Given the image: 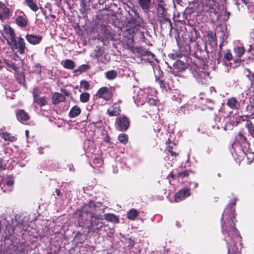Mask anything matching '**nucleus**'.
<instances>
[{
  "instance_id": "obj_1",
  "label": "nucleus",
  "mask_w": 254,
  "mask_h": 254,
  "mask_svg": "<svg viewBox=\"0 0 254 254\" xmlns=\"http://www.w3.org/2000/svg\"><path fill=\"white\" fill-rule=\"evenodd\" d=\"M237 200L236 197L230 200L221 218V230L228 247V254H240L242 237L235 226L234 206Z\"/></svg>"
},
{
  "instance_id": "obj_2",
  "label": "nucleus",
  "mask_w": 254,
  "mask_h": 254,
  "mask_svg": "<svg viewBox=\"0 0 254 254\" xmlns=\"http://www.w3.org/2000/svg\"><path fill=\"white\" fill-rule=\"evenodd\" d=\"M104 209L100 203H95L94 201H90L77 210L74 216L78 218L79 226L83 227L89 221V224L87 226L89 231L98 233L104 225L100 220L104 219L103 214Z\"/></svg>"
},
{
  "instance_id": "obj_3",
  "label": "nucleus",
  "mask_w": 254,
  "mask_h": 254,
  "mask_svg": "<svg viewBox=\"0 0 254 254\" xmlns=\"http://www.w3.org/2000/svg\"><path fill=\"white\" fill-rule=\"evenodd\" d=\"M225 2L226 0H200L203 11L209 12L210 15L214 14L218 20L224 21L229 19L230 14L226 9Z\"/></svg>"
},
{
  "instance_id": "obj_4",
  "label": "nucleus",
  "mask_w": 254,
  "mask_h": 254,
  "mask_svg": "<svg viewBox=\"0 0 254 254\" xmlns=\"http://www.w3.org/2000/svg\"><path fill=\"white\" fill-rule=\"evenodd\" d=\"M148 90L141 89L138 87H135L133 91L132 98L135 103L138 106L147 102L150 105H155L157 102V98L155 96L152 97L149 95Z\"/></svg>"
},
{
  "instance_id": "obj_5",
  "label": "nucleus",
  "mask_w": 254,
  "mask_h": 254,
  "mask_svg": "<svg viewBox=\"0 0 254 254\" xmlns=\"http://www.w3.org/2000/svg\"><path fill=\"white\" fill-rule=\"evenodd\" d=\"M142 22V19L139 17L129 19L124 28V36L128 39H131L133 34L139 29Z\"/></svg>"
},
{
  "instance_id": "obj_6",
  "label": "nucleus",
  "mask_w": 254,
  "mask_h": 254,
  "mask_svg": "<svg viewBox=\"0 0 254 254\" xmlns=\"http://www.w3.org/2000/svg\"><path fill=\"white\" fill-rule=\"evenodd\" d=\"M191 70L193 76L197 82L203 84L207 81L209 78L208 72L204 71L203 69L198 67L196 65H192Z\"/></svg>"
},
{
  "instance_id": "obj_7",
  "label": "nucleus",
  "mask_w": 254,
  "mask_h": 254,
  "mask_svg": "<svg viewBox=\"0 0 254 254\" xmlns=\"http://www.w3.org/2000/svg\"><path fill=\"white\" fill-rule=\"evenodd\" d=\"M250 144L248 142L244 141L242 145H240L238 142H236L232 145V148L235 154L241 157H243L247 152L253 153V151L249 147Z\"/></svg>"
},
{
  "instance_id": "obj_8",
  "label": "nucleus",
  "mask_w": 254,
  "mask_h": 254,
  "mask_svg": "<svg viewBox=\"0 0 254 254\" xmlns=\"http://www.w3.org/2000/svg\"><path fill=\"white\" fill-rule=\"evenodd\" d=\"M13 50H17L20 54H23L25 49V43L24 40L21 37L14 39L8 44Z\"/></svg>"
},
{
  "instance_id": "obj_9",
  "label": "nucleus",
  "mask_w": 254,
  "mask_h": 254,
  "mask_svg": "<svg viewBox=\"0 0 254 254\" xmlns=\"http://www.w3.org/2000/svg\"><path fill=\"white\" fill-rule=\"evenodd\" d=\"M250 105L246 108V116L251 119L254 118V90L249 93Z\"/></svg>"
},
{
  "instance_id": "obj_10",
  "label": "nucleus",
  "mask_w": 254,
  "mask_h": 254,
  "mask_svg": "<svg viewBox=\"0 0 254 254\" xmlns=\"http://www.w3.org/2000/svg\"><path fill=\"white\" fill-rule=\"evenodd\" d=\"M96 96L98 98H103L105 100H110L112 97L111 90L106 87H101L97 92Z\"/></svg>"
},
{
  "instance_id": "obj_11",
  "label": "nucleus",
  "mask_w": 254,
  "mask_h": 254,
  "mask_svg": "<svg viewBox=\"0 0 254 254\" xmlns=\"http://www.w3.org/2000/svg\"><path fill=\"white\" fill-rule=\"evenodd\" d=\"M116 123L118 128L120 131H126L129 127V121L125 116L117 118Z\"/></svg>"
},
{
  "instance_id": "obj_12",
  "label": "nucleus",
  "mask_w": 254,
  "mask_h": 254,
  "mask_svg": "<svg viewBox=\"0 0 254 254\" xmlns=\"http://www.w3.org/2000/svg\"><path fill=\"white\" fill-rule=\"evenodd\" d=\"M190 195V189L187 188H184L181 190L178 191L175 196V200L176 202H180L184 200Z\"/></svg>"
},
{
  "instance_id": "obj_13",
  "label": "nucleus",
  "mask_w": 254,
  "mask_h": 254,
  "mask_svg": "<svg viewBox=\"0 0 254 254\" xmlns=\"http://www.w3.org/2000/svg\"><path fill=\"white\" fill-rule=\"evenodd\" d=\"M10 15V10L5 4L0 1V20L3 21L8 19Z\"/></svg>"
},
{
  "instance_id": "obj_14",
  "label": "nucleus",
  "mask_w": 254,
  "mask_h": 254,
  "mask_svg": "<svg viewBox=\"0 0 254 254\" xmlns=\"http://www.w3.org/2000/svg\"><path fill=\"white\" fill-rule=\"evenodd\" d=\"M157 13L159 17L164 19L167 18V12L165 8V4L162 0H159L157 5Z\"/></svg>"
},
{
  "instance_id": "obj_15",
  "label": "nucleus",
  "mask_w": 254,
  "mask_h": 254,
  "mask_svg": "<svg viewBox=\"0 0 254 254\" xmlns=\"http://www.w3.org/2000/svg\"><path fill=\"white\" fill-rule=\"evenodd\" d=\"M225 118L219 116H216L214 119L215 124L212 125V127L213 128H216L217 129H219L223 128L224 130H227V125L224 123Z\"/></svg>"
},
{
  "instance_id": "obj_16",
  "label": "nucleus",
  "mask_w": 254,
  "mask_h": 254,
  "mask_svg": "<svg viewBox=\"0 0 254 254\" xmlns=\"http://www.w3.org/2000/svg\"><path fill=\"white\" fill-rule=\"evenodd\" d=\"M3 32L6 35L8 44L15 38L14 30L7 25H3Z\"/></svg>"
},
{
  "instance_id": "obj_17",
  "label": "nucleus",
  "mask_w": 254,
  "mask_h": 254,
  "mask_svg": "<svg viewBox=\"0 0 254 254\" xmlns=\"http://www.w3.org/2000/svg\"><path fill=\"white\" fill-rule=\"evenodd\" d=\"M187 64L181 60L177 61L173 64L174 72H183L187 68Z\"/></svg>"
},
{
  "instance_id": "obj_18",
  "label": "nucleus",
  "mask_w": 254,
  "mask_h": 254,
  "mask_svg": "<svg viewBox=\"0 0 254 254\" xmlns=\"http://www.w3.org/2000/svg\"><path fill=\"white\" fill-rule=\"evenodd\" d=\"M26 39L31 44L36 45L41 42L42 39V36L41 35L34 34H27Z\"/></svg>"
},
{
  "instance_id": "obj_19",
  "label": "nucleus",
  "mask_w": 254,
  "mask_h": 254,
  "mask_svg": "<svg viewBox=\"0 0 254 254\" xmlns=\"http://www.w3.org/2000/svg\"><path fill=\"white\" fill-rule=\"evenodd\" d=\"M154 0H138L139 4L144 12H147L151 8Z\"/></svg>"
},
{
  "instance_id": "obj_20",
  "label": "nucleus",
  "mask_w": 254,
  "mask_h": 254,
  "mask_svg": "<svg viewBox=\"0 0 254 254\" xmlns=\"http://www.w3.org/2000/svg\"><path fill=\"white\" fill-rule=\"evenodd\" d=\"M227 105L233 110L238 109L240 106L239 102L234 97H231L227 99Z\"/></svg>"
},
{
  "instance_id": "obj_21",
  "label": "nucleus",
  "mask_w": 254,
  "mask_h": 254,
  "mask_svg": "<svg viewBox=\"0 0 254 254\" xmlns=\"http://www.w3.org/2000/svg\"><path fill=\"white\" fill-rule=\"evenodd\" d=\"M107 112L110 116H117L121 112L120 107L115 104L108 108Z\"/></svg>"
},
{
  "instance_id": "obj_22",
  "label": "nucleus",
  "mask_w": 254,
  "mask_h": 254,
  "mask_svg": "<svg viewBox=\"0 0 254 254\" xmlns=\"http://www.w3.org/2000/svg\"><path fill=\"white\" fill-rule=\"evenodd\" d=\"M52 103L53 104H57L60 102H63L65 98L64 95L60 93H55L52 96Z\"/></svg>"
},
{
  "instance_id": "obj_23",
  "label": "nucleus",
  "mask_w": 254,
  "mask_h": 254,
  "mask_svg": "<svg viewBox=\"0 0 254 254\" xmlns=\"http://www.w3.org/2000/svg\"><path fill=\"white\" fill-rule=\"evenodd\" d=\"M16 116L18 120L20 122L26 121L29 119L28 114L22 110L16 111Z\"/></svg>"
},
{
  "instance_id": "obj_24",
  "label": "nucleus",
  "mask_w": 254,
  "mask_h": 254,
  "mask_svg": "<svg viewBox=\"0 0 254 254\" xmlns=\"http://www.w3.org/2000/svg\"><path fill=\"white\" fill-rule=\"evenodd\" d=\"M103 216L104 219H106L109 221L115 223H118L119 222V219L118 217L114 214L107 213L103 215Z\"/></svg>"
},
{
  "instance_id": "obj_25",
  "label": "nucleus",
  "mask_w": 254,
  "mask_h": 254,
  "mask_svg": "<svg viewBox=\"0 0 254 254\" xmlns=\"http://www.w3.org/2000/svg\"><path fill=\"white\" fill-rule=\"evenodd\" d=\"M16 23L20 27H24L27 26V21L23 16H18L15 19Z\"/></svg>"
},
{
  "instance_id": "obj_26",
  "label": "nucleus",
  "mask_w": 254,
  "mask_h": 254,
  "mask_svg": "<svg viewBox=\"0 0 254 254\" xmlns=\"http://www.w3.org/2000/svg\"><path fill=\"white\" fill-rule=\"evenodd\" d=\"M24 4L28 6L33 11H36L38 9V7L33 0H25Z\"/></svg>"
},
{
  "instance_id": "obj_27",
  "label": "nucleus",
  "mask_w": 254,
  "mask_h": 254,
  "mask_svg": "<svg viewBox=\"0 0 254 254\" xmlns=\"http://www.w3.org/2000/svg\"><path fill=\"white\" fill-rule=\"evenodd\" d=\"M80 109L77 106H74L70 110L69 116L71 118H75L80 114Z\"/></svg>"
},
{
  "instance_id": "obj_28",
  "label": "nucleus",
  "mask_w": 254,
  "mask_h": 254,
  "mask_svg": "<svg viewBox=\"0 0 254 254\" xmlns=\"http://www.w3.org/2000/svg\"><path fill=\"white\" fill-rule=\"evenodd\" d=\"M138 216L137 211L135 209H131L127 212V218L129 220H134Z\"/></svg>"
},
{
  "instance_id": "obj_29",
  "label": "nucleus",
  "mask_w": 254,
  "mask_h": 254,
  "mask_svg": "<svg viewBox=\"0 0 254 254\" xmlns=\"http://www.w3.org/2000/svg\"><path fill=\"white\" fill-rule=\"evenodd\" d=\"M34 102L41 106H45L47 103V100L45 97H41L39 96L34 98Z\"/></svg>"
},
{
  "instance_id": "obj_30",
  "label": "nucleus",
  "mask_w": 254,
  "mask_h": 254,
  "mask_svg": "<svg viewBox=\"0 0 254 254\" xmlns=\"http://www.w3.org/2000/svg\"><path fill=\"white\" fill-rule=\"evenodd\" d=\"M75 64L73 61L70 60H65L64 61V68L68 69H73L75 67Z\"/></svg>"
},
{
  "instance_id": "obj_31",
  "label": "nucleus",
  "mask_w": 254,
  "mask_h": 254,
  "mask_svg": "<svg viewBox=\"0 0 254 254\" xmlns=\"http://www.w3.org/2000/svg\"><path fill=\"white\" fill-rule=\"evenodd\" d=\"M234 52L237 57L241 58L245 53V49L243 47H237L234 48Z\"/></svg>"
},
{
  "instance_id": "obj_32",
  "label": "nucleus",
  "mask_w": 254,
  "mask_h": 254,
  "mask_svg": "<svg viewBox=\"0 0 254 254\" xmlns=\"http://www.w3.org/2000/svg\"><path fill=\"white\" fill-rule=\"evenodd\" d=\"M118 73L116 70H111L106 72V77L109 80H113L117 76Z\"/></svg>"
},
{
  "instance_id": "obj_33",
  "label": "nucleus",
  "mask_w": 254,
  "mask_h": 254,
  "mask_svg": "<svg viewBox=\"0 0 254 254\" xmlns=\"http://www.w3.org/2000/svg\"><path fill=\"white\" fill-rule=\"evenodd\" d=\"M0 136L5 141H10L12 142L15 140V137L7 132H2Z\"/></svg>"
},
{
  "instance_id": "obj_34",
  "label": "nucleus",
  "mask_w": 254,
  "mask_h": 254,
  "mask_svg": "<svg viewBox=\"0 0 254 254\" xmlns=\"http://www.w3.org/2000/svg\"><path fill=\"white\" fill-rule=\"evenodd\" d=\"M89 68V65L87 64H83L79 66L77 69L74 70V72L75 73H81V72L85 71Z\"/></svg>"
},
{
  "instance_id": "obj_35",
  "label": "nucleus",
  "mask_w": 254,
  "mask_h": 254,
  "mask_svg": "<svg viewBox=\"0 0 254 254\" xmlns=\"http://www.w3.org/2000/svg\"><path fill=\"white\" fill-rule=\"evenodd\" d=\"M244 73L246 75L247 77H248L249 80H250L251 84H252L253 82H254V73H252L250 69H245L244 71Z\"/></svg>"
},
{
  "instance_id": "obj_36",
  "label": "nucleus",
  "mask_w": 254,
  "mask_h": 254,
  "mask_svg": "<svg viewBox=\"0 0 254 254\" xmlns=\"http://www.w3.org/2000/svg\"><path fill=\"white\" fill-rule=\"evenodd\" d=\"M4 63L6 64V65L10 68L11 69L16 71L17 69V67L16 65L11 61L8 60H4Z\"/></svg>"
},
{
  "instance_id": "obj_37",
  "label": "nucleus",
  "mask_w": 254,
  "mask_h": 254,
  "mask_svg": "<svg viewBox=\"0 0 254 254\" xmlns=\"http://www.w3.org/2000/svg\"><path fill=\"white\" fill-rule=\"evenodd\" d=\"M118 140L124 144H126L128 141L127 135L125 133H121L118 136Z\"/></svg>"
},
{
  "instance_id": "obj_38",
  "label": "nucleus",
  "mask_w": 254,
  "mask_h": 254,
  "mask_svg": "<svg viewBox=\"0 0 254 254\" xmlns=\"http://www.w3.org/2000/svg\"><path fill=\"white\" fill-rule=\"evenodd\" d=\"M90 95L87 92H84L81 94L80 96V100L81 102L85 103L87 102L89 99Z\"/></svg>"
},
{
  "instance_id": "obj_39",
  "label": "nucleus",
  "mask_w": 254,
  "mask_h": 254,
  "mask_svg": "<svg viewBox=\"0 0 254 254\" xmlns=\"http://www.w3.org/2000/svg\"><path fill=\"white\" fill-rule=\"evenodd\" d=\"M103 55V51L100 49L99 48L97 50H95L94 52L92 54L91 56L96 59H98V58L101 57Z\"/></svg>"
},
{
  "instance_id": "obj_40",
  "label": "nucleus",
  "mask_w": 254,
  "mask_h": 254,
  "mask_svg": "<svg viewBox=\"0 0 254 254\" xmlns=\"http://www.w3.org/2000/svg\"><path fill=\"white\" fill-rule=\"evenodd\" d=\"M247 128H248L249 133L251 134V135L254 137V127L252 124L251 122H247L246 125Z\"/></svg>"
},
{
  "instance_id": "obj_41",
  "label": "nucleus",
  "mask_w": 254,
  "mask_h": 254,
  "mask_svg": "<svg viewBox=\"0 0 254 254\" xmlns=\"http://www.w3.org/2000/svg\"><path fill=\"white\" fill-rule=\"evenodd\" d=\"M155 82L157 84H158L160 86V87L162 90H164V89H165V90H167L165 85V83H164V81L163 80L160 79L159 78L156 77Z\"/></svg>"
},
{
  "instance_id": "obj_42",
  "label": "nucleus",
  "mask_w": 254,
  "mask_h": 254,
  "mask_svg": "<svg viewBox=\"0 0 254 254\" xmlns=\"http://www.w3.org/2000/svg\"><path fill=\"white\" fill-rule=\"evenodd\" d=\"M207 37L209 41L213 43L214 45L216 44L215 35H214L212 32H211L208 34Z\"/></svg>"
},
{
  "instance_id": "obj_43",
  "label": "nucleus",
  "mask_w": 254,
  "mask_h": 254,
  "mask_svg": "<svg viewBox=\"0 0 254 254\" xmlns=\"http://www.w3.org/2000/svg\"><path fill=\"white\" fill-rule=\"evenodd\" d=\"M81 87L84 88V90H87L89 87V83L85 80H81L80 81Z\"/></svg>"
},
{
  "instance_id": "obj_44",
  "label": "nucleus",
  "mask_w": 254,
  "mask_h": 254,
  "mask_svg": "<svg viewBox=\"0 0 254 254\" xmlns=\"http://www.w3.org/2000/svg\"><path fill=\"white\" fill-rule=\"evenodd\" d=\"M189 173L190 172L189 171H182L178 173V175L180 177L183 178L188 177L189 176Z\"/></svg>"
},
{
  "instance_id": "obj_45",
  "label": "nucleus",
  "mask_w": 254,
  "mask_h": 254,
  "mask_svg": "<svg viewBox=\"0 0 254 254\" xmlns=\"http://www.w3.org/2000/svg\"><path fill=\"white\" fill-rule=\"evenodd\" d=\"M35 69L34 71L36 72V74H41V66L40 64H36L34 66Z\"/></svg>"
},
{
  "instance_id": "obj_46",
  "label": "nucleus",
  "mask_w": 254,
  "mask_h": 254,
  "mask_svg": "<svg viewBox=\"0 0 254 254\" xmlns=\"http://www.w3.org/2000/svg\"><path fill=\"white\" fill-rule=\"evenodd\" d=\"M232 55L229 52L226 53L224 55V59L228 61H230L232 59Z\"/></svg>"
},
{
  "instance_id": "obj_47",
  "label": "nucleus",
  "mask_w": 254,
  "mask_h": 254,
  "mask_svg": "<svg viewBox=\"0 0 254 254\" xmlns=\"http://www.w3.org/2000/svg\"><path fill=\"white\" fill-rule=\"evenodd\" d=\"M5 184H6V186H7L8 187H12V186L14 184V182L12 180L9 179V180H7L6 181Z\"/></svg>"
},
{
  "instance_id": "obj_48",
  "label": "nucleus",
  "mask_w": 254,
  "mask_h": 254,
  "mask_svg": "<svg viewBox=\"0 0 254 254\" xmlns=\"http://www.w3.org/2000/svg\"><path fill=\"white\" fill-rule=\"evenodd\" d=\"M38 92H38V89L36 88H35L33 91V95L34 98L35 97H37L38 96H39Z\"/></svg>"
},
{
  "instance_id": "obj_49",
  "label": "nucleus",
  "mask_w": 254,
  "mask_h": 254,
  "mask_svg": "<svg viewBox=\"0 0 254 254\" xmlns=\"http://www.w3.org/2000/svg\"><path fill=\"white\" fill-rule=\"evenodd\" d=\"M15 254H26L25 249L24 248H22L20 250H18Z\"/></svg>"
},
{
  "instance_id": "obj_50",
  "label": "nucleus",
  "mask_w": 254,
  "mask_h": 254,
  "mask_svg": "<svg viewBox=\"0 0 254 254\" xmlns=\"http://www.w3.org/2000/svg\"><path fill=\"white\" fill-rule=\"evenodd\" d=\"M93 162L95 163L101 164L102 159L99 158H96L94 159Z\"/></svg>"
},
{
  "instance_id": "obj_51",
  "label": "nucleus",
  "mask_w": 254,
  "mask_h": 254,
  "mask_svg": "<svg viewBox=\"0 0 254 254\" xmlns=\"http://www.w3.org/2000/svg\"><path fill=\"white\" fill-rule=\"evenodd\" d=\"M4 169V166L3 160L2 159H0V170Z\"/></svg>"
},
{
  "instance_id": "obj_52",
  "label": "nucleus",
  "mask_w": 254,
  "mask_h": 254,
  "mask_svg": "<svg viewBox=\"0 0 254 254\" xmlns=\"http://www.w3.org/2000/svg\"><path fill=\"white\" fill-rule=\"evenodd\" d=\"M168 151L169 152L171 153L172 155H175L176 153L175 152L172 151V147L169 146H168Z\"/></svg>"
},
{
  "instance_id": "obj_53",
  "label": "nucleus",
  "mask_w": 254,
  "mask_h": 254,
  "mask_svg": "<svg viewBox=\"0 0 254 254\" xmlns=\"http://www.w3.org/2000/svg\"><path fill=\"white\" fill-rule=\"evenodd\" d=\"M190 185H192L193 188L195 189L198 187V183L196 182H190Z\"/></svg>"
},
{
  "instance_id": "obj_54",
  "label": "nucleus",
  "mask_w": 254,
  "mask_h": 254,
  "mask_svg": "<svg viewBox=\"0 0 254 254\" xmlns=\"http://www.w3.org/2000/svg\"><path fill=\"white\" fill-rule=\"evenodd\" d=\"M56 193H57V194L59 196L60 195V190L57 189L56 190Z\"/></svg>"
},
{
  "instance_id": "obj_55",
  "label": "nucleus",
  "mask_w": 254,
  "mask_h": 254,
  "mask_svg": "<svg viewBox=\"0 0 254 254\" xmlns=\"http://www.w3.org/2000/svg\"><path fill=\"white\" fill-rule=\"evenodd\" d=\"M176 226H177V227H178V228H179V227H180L181 226V224H180V222H178V221H177V222H176Z\"/></svg>"
},
{
  "instance_id": "obj_56",
  "label": "nucleus",
  "mask_w": 254,
  "mask_h": 254,
  "mask_svg": "<svg viewBox=\"0 0 254 254\" xmlns=\"http://www.w3.org/2000/svg\"><path fill=\"white\" fill-rule=\"evenodd\" d=\"M244 3H245V4L247 3V2H248V1L249 0H241Z\"/></svg>"
},
{
  "instance_id": "obj_57",
  "label": "nucleus",
  "mask_w": 254,
  "mask_h": 254,
  "mask_svg": "<svg viewBox=\"0 0 254 254\" xmlns=\"http://www.w3.org/2000/svg\"><path fill=\"white\" fill-rule=\"evenodd\" d=\"M28 133H29V132H28V130H26V131H25L26 135L27 136H28Z\"/></svg>"
},
{
  "instance_id": "obj_58",
  "label": "nucleus",
  "mask_w": 254,
  "mask_h": 254,
  "mask_svg": "<svg viewBox=\"0 0 254 254\" xmlns=\"http://www.w3.org/2000/svg\"><path fill=\"white\" fill-rule=\"evenodd\" d=\"M251 50H252V47H251V46H250V48L249 49V50H248V51L249 52H250L251 51Z\"/></svg>"
},
{
  "instance_id": "obj_59",
  "label": "nucleus",
  "mask_w": 254,
  "mask_h": 254,
  "mask_svg": "<svg viewBox=\"0 0 254 254\" xmlns=\"http://www.w3.org/2000/svg\"><path fill=\"white\" fill-rule=\"evenodd\" d=\"M217 176H218V177H221V174H220V173H218V174H217Z\"/></svg>"
},
{
  "instance_id": "obj_60",
  "label": "nucleus",
  "mask_w": 254,
  "mask_h": 254,
  "mask_svg": "<svg viewBox=\"0 0 254 254\" xmlns=\"http://www.w3.org/2000/svg\"><path fill=\"white\" fill-rule=\"evenodd\" d=\"M51 16L53 18H55V16L54 15H51Z\"/></svg>"
},
{
  "instance_id": "obj_61",
  "label": "nucleus",
  "mask_w": 254,
  "mask_h": 254,
  "mask_svg": "<svg viewBox=\"0 0 254 254\" xmlns=\"http://www.w3.org/2000/svg\"><path fill=\"white\" fill-rule=\"evenodd\" d=\"M170 176L172 178L174 177V175L173 174H170Z\"/></svg>"
},
{
  "instance_id": "obj_62",
  "label": "nucleus",
  "mask_w": 254,
  "mask_h": 254,
  "mask_svg": "<svg viewBox=\"0 0 254 254\" xmlns=\"http://www.w3.org/2000/svg\"><path fill=\"white\" fill-rule=\"evenodd\" d=\"M43 14L45 15L46 14V12L45 11H43Z\"/></svg>"
}]
</instances>
